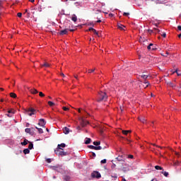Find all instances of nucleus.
Returning <instances> with one entry per match:
<instances>
[{"label":"nucleus","instance_id":"56","mask_svg":"<svg viewBox=\"0 0 181 181\" xmlns=\"http://www.w3.org/2000/svg\"><path fill=\"white\" fill-rule=\"evenodd\" d=\"M120 110H121L122 112L124 111V107H120Z\"/></svg>","mask_w":181,"mask_h":181},{"label":"nucleus","instance_id":"39","mask_svg":"<svg viewBox=\"0 0 181 181\" xmlns=\"http://www.w3.org/2000/svg\"><path fill=\"white\" fill-rule=\"evenodd\" d=\"M8 114L13 115L15 114V112H13L12 110L8 111Z\"/></svg>","mask_w":181,"mask_h":181},{"label":"nucleus","instance_id":"63","mask_svg":"<svg viewBox=\"0 0 181 181\" xmlns=\"http://www.w3.org/2000/svg\"><path fill=\"white\" fill-rule=\"evenodd\" d=\"M74 78H76V79L78 78L77 76H74Z\"/></svg>","mask_w":181,"mask_h":181},{"label":"nucleus","instance_id":"60","mask_svg":"<svg viewBox=\"0 0 181 181\" xmlns=\"http://www.w3.org/2000/svg\"><path fill=\"white\" fill-rule=\"evenodd\" d=\"M2 5V1L0 0V6Z\"/></svg>","mask_w":181,"mask_h":181},{"label":"nucleus","instance_id":"3","mask_svg":"<svg viewBox=\"0 0 181 181\" xmlns=\"http://www.w3.org/2000/svg\"><path fill=\"white\" fill-rule=\"evenodd\" d=\"M27 115H29L30 117H32L33 115H35L36 114V110L30 107L27 111H26Z\"/></svg>","mask_w":181,"mask_h":181},{"label":"nucleus","instance_id":"41","mask_svg":"<svg viewBox=\"0 0 181 181\" xmlns=\"http://www.w3.org/2000/svg\"><path fill=\"white\" fill-rule=\"evenodd\" d=\"M88 30V32H94L95 29L93 28H90Z\"/></svg>","mask_w":181,"mask_h":181},{"label":"nucleus","instance_id":"17","mask_svg":"<svg viewBox=\"0 0 181 181\" xmlns=\"http://www.w3.org/2000/svg\"><path fill=\"white\" fill-rule=\"evenodd\" d=\"M168 86H170V87H172L173 88H175L176 87V85L173 84V83L169 81L167 83Z\"/></svg>","mask_w":181,"mask_h":181},{"label":"nucleus","instance_id":"55","mask_svg":"<svg viewBox=\"0 0 181 181\" xmlns=\"http://www.w3.org/2000/svg\"><path fill=\"white\" fill-rule=\"evenodd\" d=\"M69 32H74V29H69Z\"/></svg>","mask_w":181,"mask_h":181},{"label":"nucleus","instance_id":"22","mask_svg":"<svg viewBox=\"0 0 181 181\" xmlns=\"http://www.w3.org/2000/svg\"><path fill=\"white\" fill-rule=\"evenodd\" d=\"M117 160L119 161V162H122V161H124V158L122 157V156H118L117 158Z\"/></svg>","mask_w":181,"mask_h":181},{"label":"nucleus","instance_id":"24","mask_svg":"<svg viewBox=\"0 0 181 181\" xmlns=\"http://www.w3.org/2000/svg\"><path fill=\"white\" fill-rule=\"evenodd\" d=\"M57 148H66V144H58Z\"/></svg>","mask_w":181,"mask_h":181},{"label":"nucleus","instance_id":"15","mask_svg":"<svg viewBox=\"0 0 181 181\" xmlns=\"http://www.w3.org/2000/svg\"><path fill=\"white\" fill-rule=\"evenodd\" d=\"M117 27H118V29H119L120 30H125L124 29V28H125V26H124L122 24L118 23V24H117Z\"/></svg>","mask_w":181,"mask_h":181},{"label":"nucleus","instance_id":"16","mask_svg":"<svg viewBox=\"0 0 181 181\" xmlns=\"http://www.w3.org/2000/svg\"><path fill=\"white\" fill-rule=\"evenodd\" d=\"M139 42H141V43H144V42H148V39L141 37L139 38Z\"/></svg>","mask_w":181,"mask_h":181},{"label":"nucleus","instance_id":"47","mask_svg":"<svg viewBox=\"0 0 181 181\" xmlns=\"http://www.w3.org/2000/svg\"><path fill=\"white\" fill-rule=\"evenodd\" d=\"M94 71H95V69H92V70H89V73H94Z\"/></svg>","mask_w":181,"mask_h":181},{"label":"nucleus","instance_id":"45","mask_svg":"<svg viewBox=\"0 0 181 181\" xmlns=\"http://www.w3.org/2000/svg\"><path fill=\"white\" fill-rule=\"evenodd\" d=\"M128 158H129V159H134V156H133V155H129V156H128Z\"/></svg>","mask_w":181,"mask_h":181},{"label":"nucleus","instance_id":"40","mask_svg":"<svg viewBox=\"0 0 181 181\" xmlns=\"http://www.w3.org/2000/svg\"><path fill=\"white\" fill-rule=\"evenodd\" d=\"M123 16H129V13H123Z\"/></svg>","mask_w":181,"mask_h":181},{"label":"nucleus","instance_id":"48","mask_svg":"<svg viewBox=\"0 0 181 181\" xmlns=\"http://www.w3.org/2000/svg\"><path fill=\"white\" fill-rule=\"evenodd\" d=\"M76 129H78V131H80V130L81 129V127L80 126H78V127H76Z\"/></svg>","mask_w":181,"mask_h":181},{"label":"nucleus","instance_id":"64","mask_svg":"<svg viewBox=\"0 0 181 181\" xmlns=\"http://www.w3.org/2000/svg\"><path fill=\"white\" fill-rule=\"evenodd\" d=\"M25 12H28V9H25Z\"/></svg>","mask_w":181,"mask_h":181},{"label":"nucleus","instance_id":"9","mask_svg":"<svg viewBox=\"0 0 181 181\" xmlns=\"http://www.w3.org/2000/svg\"><path fill=\"white\" fill-rule=\"evenodd\" d=\"M148 50H156V47H153V44L151 43L147 47Z\"/></svg>","mask_w":181,"mask_h":181},{"label":"nucleus","instance_id":"49","mask_svg":"<svg viewBox=\"0 0 181 181\" xmlns=\"http://www.w3.org/2000/svg\"><path fill=\"white\" fill-rule=\"evenodd\" d=\"M175 73H177V76H181V74H180L179 72H177V70L175 71Z\"/></svg>","mask_w":181,"mask_h":181},{"label":"nucleus","instance_id":"52","mask_svg":"<svg viewBox=\"0 0 181 181\" xmlns=\"http://www.w3.org/2000/svg\"><path fill=\"white\" fill-rule=\"evenodd\" d=\"M145 84H147L146 87H148L149 86V82H145Z\"/></svg>","mask_w":181,"mask_h":181},{"label":"nucleus","instance_id":"42","mask_svg":"<svg viewBox=\"0 0 181 181\" xmlns=\"http://www.w3.org/2000/svg\"><path fill=\"white\" fill-rule=\"evenodd\" d=\"M62 109L64 110V111H69V107H63Z\"/></svg>","mask_w":181,"mask_h":181},{"label":"nucleus","instance_id":"18","mask_svg":"<svg viewBox=\"0 0 181 181\" xmlns=\"http://www.w3.org/2000/svg\"><path fill=\"white\" fill-rule=\"evenodd\" d=\"M41 67H50V64L47 62H45L44 64H41Z\"/></svg>","mask_w":181,"mask_h":181},{"label":"nucleus","instance_id":"31","mask_svg":"<svg viewBox=\"0 0 181 181\" xmlns=\"http://www.w3.org/2000/svg\"><path fill=\"white\" fill-rule=\"evenodd\" d=\"M28 149H33V143L29 142Z\"/></svg>","mask_w":181,"mask_h":181},{"label":"nucleus","instance_id":"43","mask_svg":"<svg viewBox=\"0 0 181 181\" xmlns=\"http://www.w3.org/2000/svg\"><path fill=\"white\" fill-rule=\"evenodd\" d=\"M17 16H18V18H22V13H17Z\"/></svg>","mask_w":181,"mask_h":181},{"label":"nucleus","instance_id":"27","mask_svg":"<svg viewBox=\"0 0 181 181\" xmlns=\"http://www.w3.org/2000/svg\"><path fill=\"white\" fill-rule=\"evenodd\" d=\"M71 21H73V22H77V16H76V15H74L71 18Z\"/></svg>","mask_w":181,"mask_h":181},{"label":"nucleus","instance_id":"53","mask_svg":"<svg viewBox=\"0 0 181 181\" xmlns=\"http://www.w3.org/2000/svg\"><path fill=\"white\" fill-rule=\"evenodd\" d=\"M29 2H32V4H33V2H35V0H28Z\"/></svg>","mask_w":181,"mask_h":181},{"label":"nucleus","instance_id":"59","mask_svg":"<svg viewBox=\"0 0 181 181\" xmlns=\"http://www.w3.org/2000/svg\"><path fill=\"white\" fill-rule=\"evenodd\" d=\"M46 131H47V132H49V129H46Z\"/></svg>","mask_w":181,"mask_h":181},{"label":"nucleus","instance_id":"61","mask_svg":"<svg viewBox=\"0 0 181 181\" xmlns=\"http://www.w3.org/2000/svg\"><path fill=\"white\" fill-rule=\"evenodd\" d=\"M178 37L180 38L181 37V33L178 35Z\"/></svg>","mask_w":181,"mask_h":181},{"label":"nucleus","instance_id":"51","mask_svg":"<svg viewBox=\"0 0 181 181\" xmlns=\"http://www.w3.org/2000/svg\"><path fill=\"white\" fill-rule=\"evenodd\" d=\"M92 156H94V158H95V156H96L95 153L93 152Z\"/></svg>","mask_w":181,"mask_h":181},{"label":"nucleus","instance_id":"20","mask_svg":"<svg viewBox=\"0 0 181 181\" xmlns=\"http://www.w3.org/2000/svg\"><path fill=\"white\" fill-rule=\"evenodd\" d=\"M162 175H163V176H165V177H168L169 176V173L166 172V171H163L161 172Z\"/></svg>","mask_w":181,"mask_h":181},{"label":"nucleus","instance_id":"34","mask_svg":"<svg viewBox=\"0 0 181 181\" xmlns=\"http://www.w3.org/2000/svg\"><path fill=\"white\" fill-rule=\"evenodd\" d=\"M30 131H31L30 128H26L25 129V132H26L27 134H30Z\"/></svg>","mask_w":181,"mask_h":181},{"label":"nucleus","instance_id":"54","mask_svg":"<svg viewBox=\"0 0 181 181\" xmlns=\"http://www.w3.org/2000/svg\"><path fill=\"white\" fill-rule=\"evenodd\" d=\"M96 22H97V23H101V20H98Z\"/></svg>","mask_w":181,"mask_h":181},{"label":"nucleus","instance_id":"13","mask_svg":"<svg viewBox=\"0 0 181 181\" xmlns=\"http://www.w3.org/2000/svg\"><path fill=\"white\" fill-rule=\"evenodd\" d=\"M29 142H30V141H28V139H24L23 142H21V145L23 146H26V145L28 144H29Z\"/></svg>","mask_w":181,"mask_h":181},{"label":"nucleus","instance_id":"5","mask_svg":"<svg viewBox=\"0 0 181 181\" xmlns=\"http://www.w3.org/2000/svg\"><path fill=\"white\" fill-rule=\"evenodd\" d=\"M91 177L100 179V177H101V174L98 171H93L91 173Z\"/></svg>","mask_w":181,"mask_h":181},{"label":"nucleus","instance_id":"2","mask_svg":"<svg viewBox=\"0 0 181 181\" xmlns=\"http://www.w3.org/2000/svg\"><path fill=\"white\" fill-rule=\"evenodd\" d=\"M54 152L56 155H58V156H67V152L64 151L63 148H57L54 150Z\"/></svg>","mask_w":181,"mask_h":181},{"label":"nucleus","instance_id":"8","mask_svg":"<svg viewBox=\"0 0 181 181\" xmlns=\"http://www.w3.org/2000/svg\"><path fill=\"white\" fill-rule=\"evenodd\" d=\"M69 33V29L68 28H66L64 30H62L60 32H59V35L60 36H63L64 35H67V33Z\"/></svg>","mask_w":181,"mask_h":181},{"label":"nucleus","instance_id":"21","mask_svg":"<svg viewBox=\"0 0 181 181\" xmlns=\"http://www.w3.org/2000/svg\"><path fill=\"white\" fill-rule=\"evenodd\" d=\"M86 145H88V144H91V139L86 138V140L85 141Z\"/></svg>","mask_w":181,"mask_h":181},{"label":"nucleus","instance_id":"46","mask_svg":"<svg viewBox=\"0 0 181 181\" xmlns=\"http://www.w3.org/2000/svg\"><path fill=\"white\" fill-rule=\"evenodd\" d=\"M161 36L163 37H166V33H163V34L161 35Z\"/></svg>","mask_w":181,"mask_h":181},{"label":"nucleus","instance_id":"26","mask_svg":"<svg viewBox=\"0 0 181 181\" xmlns=\"http://www.w3.org/2000/svg\"><path fill=\"white\" fill-rule=\"evenodd\" d=\"M10 97H11V98H16L17 95H16L15 93H11Z\"/></svg>","mask_w":181,"mask_h":181},{"label":"nucleus","instance_id":"19","mask_svg":"<svg viewBox=\"0 0 181 181\" xmlns=\"http://www.w3.org/2000/svg\"><path fill=\"white\" fill-rule=\"evenodd\" d=\"M132 131L131 130H123L122 131V134H124V135H128V134H131Z\"/></svg>","mask_w":181,"mask_h":181},{"label":"nucleus","instance_id":"1","mask_svg":"<svg viewBox=\"0 0 181 181\" xmlns=\"http://www.w3.org/2000/svg\"><path fill=\"white\" fill-rule=\"evenodd\" d=\"M108 96L105 92L100 91L98 93L97 96V101L98 103H101V101H105L107 100Z\"/></svg>","mask_w":181,"mask_h":181},{"label":"nucleus","instance_id":"14","mask_svg":"<svg viewBox=\"0 0 181 181\" xmlns=\"http://www.w3.org/2000/svg\"><path fill=\"white\" fill-rule=\"evenodd\" d=\"M53 170H57V172H62V168L59 166H54Z\"/></svg>","mask_w":181,"mask_h":181},{"label":"nucleus","instance_id":"11","mask_svg":"<svg viewBox=\"0 0 181 181\" xmlns=\"http://www.w3.org/2000/svg\"><path fill=\"white\" fill-rule=\"evenodd\" d=\"M139 121H140L143 124H146V119L144 117H139Z\"/></svg>","mask_w":181,"mask_h":181},{"label":"nucleus","instance_id":"28","mask_svg":"<svg viewBox=\"0 0 181 181\" xmlns=\"http://www.w3.org/2000/svg\"><path fill=\"white\" fill-rule=\"evenodd\" d=\"M35 128H36V129L38 130L39 134H43V129L38 128L37 127H36Z\"/></svg>","mask_w":181,"mask_h":181},{"label":"nucleus","instance_id":"50","mask_svg":"<svg viewBox=\"0 0 181 181\" xmlns=\"http://www.w3.org/2000/svg\"><path fill=\"white\" fill-rule=\"evenodd\" d=\"M177 29H178V30H181V25H178Z\"/></svg>","mask_w":181,"mask_h":181},{"label":"nucleus","instance_id":"35","mask_svg":"<svg viewBox=\"0 0 181 181\" xmlns=\"http://www.w3.org/2000/svg\"><path fill=\"white\" fill-rule=\"evenodd\" d=\"M93 33H94V35H96V36H98L100 37V35H98V32H97L95 29L93 30Z\"/></svg>","mask_w":181,"mask_h":181},{"label":"nucleus","instance_id":"57","mask_svg":"<svg viewBox=\"0 0 181 181\" xmlns=\"http://www.w3.org/2000/svg\"><path fill=\"white\" fill-rule=\"evenodd\" d=\"M61 76H62V77H66V76H64V74H61Z\"/></svg>","mask_w":181,"mask_h":181},{"label":"nucleus","instance_id":"32","mask_svg":"<svg viewBox=\"0 0 181 181\" xmlns=\"http://www.w3.org/2000/svg\"><path fill=\"white\" fill-rule=\"evenodd\" d=\"M141 78L146 80V78H148V77H149V76L147 75H145V74H142V75H141Z\"/></svg>","mask_w":181,"mask_h":181},{"label":"nucleus","instance_id":"6","mask_svg":"<svg viewBox=\"0 0 181 181\" xmlns=\"http://www.w3.org/2000/svg\"><path fill=\"white\" fill-rule=\"evenodd\" d=\"M81 127H84L86 125L88 124V121L85 120L84 118L81 117L80 119Z\"/></svg>","mask_w":181,"mask_h":181},{"label":"nucleus","instance_id":"33","mask_svg":"<svg viewBox=\"0 0 181 181\" xmlns=\"http://www.w3.org/2000/svg\"><path fill=\"white\" fill-rule=\"evenodd\" d=\"M48 105H49V107H53L54 105H55L54 103L52 101H48Z\"/></svg>","mask_w":181,"mask_h":181},{"label":"nucleus","instance_id":"4","mask_svg":"<svg viewBox=\"0 0 181 181\" xmlns=\"http://www.w3.org/2000/svg\"><path fill=\"white\" fill-rule=\"evenodd\" d=\"M88 148H89L90 149H94L95 151H101V149H105V147H103L100 146H95L93 145L88 146Z\"/></svg>","mask_w":181,"mask_h":181},{"label":"nucleus","instance_id":"38","mask_svg":"<svg viewBox=\"0 0 181 181\" xmlns=\"http://www.w3.org/2000/svg\"><path fill=\"white\" fill-rule=\"evenodd\" d=\"M100 163H107V159H103L100 161Z\"/></svg>","mask_w":181,"mask_h":181},{"label":"nucleus","instance_id":"29","mask_svg":"<svg viewBox=\"0 0 181 181\" xmlns=\"http://www.w3.org/2000/svg\"><path fill=\"white\" fill-rule=\"evenodd\" d=\"M64 180L70 181V176H69V175H65V176L64 177Z\"/></svg>","mask_w":181,"mask_h":181},{"label":"nucleus","instance_id":"7","mask_svg":"<svg viewBox=\"0 0 181 181\" xmlns=\"http://www.w3.org/2000/svg\"><path fill=\"white\" fill-rule=\"evenodd\" d=\"M38 125L45 128V125H46V121H45V119H40Z\"/></svg>","mask_w":181,"mask_h":181},{"label":"nucleus","instance_id":"37","mask_svg":"<svg viewBox=\"0 0 181 181\" xmlns=\"http://www.w3.org/2000/svg\"><path fill=\"white\" fill-rule=\"evenodd\" d=\"M46 162H47V163H52V159L47 158V159L46 160Z\"/></svg>","mask_w":181,"mask_h":181},{"label":"nucleus","instance_id":"23","mask_svg":"<svg viewBox=\"0 0 181 181\" xmlns=\"http://www.w3.org/2000/svg\"><path fill=\"white\" fill-rule=\"evenodd\" d=\"M30 151L29 150V148H25L23 150V153H25V155H28V153H30Z\"/></svg>","mask_w":181,"mask_h":181},{"label":"nucleus","instance_id":"36","mask_svg":"<svg viewBox=\"0 0 181 181\" xmlns=\"http://www.w3.org/2000/svg\"><path fill=\"white\" fill-rule=\"evenodd\" d=\"M39 95H40L41 98H43V97H45V93H42V92H39Z\"/></svg>","mask_w":181,"mask_h":181},{"label":"nucleus","instance_id":"25","mask_svg":"<svg viewBox=\"0 0 181 181\" xmlns=\"http://www.w3.org/2000/svg\"><path fill=\"white\" fill-rule=\"evenodd\" d=\"M155 169H156V170H163V168H162L159 165H156Z\"/></svg>","mask_w":181,"mask_h":181},{"label":"nucleus","instance_id":"10","mask_svg":"<svg viewBox=\"0 0 181 181\" xmlns=\"http://www.w3.org/2000/svg\"><path fill=\"white\" fill-rule=\"evenodd\" d=\"M63 132H64V134H65V135H68V134H69V132H70V129L65 127L63 128Z\"/></svg>","mask_w":181,"mask_h":181},{"label":"nucleus","instance_id":"44","mask_svg":"<svg viewBox=\"0 0 181 181\" xmlns=\"http://www.w3.org/2000/svg\"><path fill=\"white\" fill-rule=\"evenodd\" d=\"M7 117H8V118H12V114L11 113H8V114H6Z\"/></svg>","mask_w":181,"mask_h":181},{"label":"nucleus","instance_id":"12","mask_svg":"<svg viewBox=\"0 0 181 181\" xmlns=\"http://www.w3.org/2000/svg\"><path fill=\"white\" fill-rule=\"evenodd\" d=\"M30 92L31 94H37V93H39V91H37V90H36L35 88L30 89Z\"/></svg>","mask_w":181,"mask_h":181},{"label":"nucleus","instance_id":"58","mask_svg":"<svg viewBox=\"0 0 181 181\" xmlns=\"http://www.w3.org/2000/svg\"><path fill=\"white\" fill-rule=\"evenodd\" d=\"M112 177H115V179H117V175H115V176H112Z\"/></svg>","mask_w":181,"mask_h":181},{"label":"nucleus","instance_id":"30","mask_svg":"<svg viewBox=\"0 0 181 181\" xmlns=\"http://www.w3.org/2000/svg\"><path fill=\"white\" fill-rule=\"evenodd\" d=\"M101 144V141H93V145H95V146H98V145Z\"/></svg>","mask_w":181,"mask_h":181},{"label":"nucleus","instance_id":"62","mask_svg":"<svg viewBox=\"0 0 181 181\" xmlns=\"http://www.w3.org/2000/svg\"><path fill=\"white\" fill-rule=\"evenodd\" d=\"M0 90H1V91H4V88H0Z\"/></svg>","mask_w":181,"mask_h":181}]
</instances>
